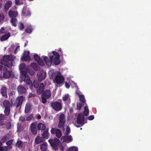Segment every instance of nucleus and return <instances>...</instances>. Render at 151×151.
Returning <instances> with one entry per match:
<instances>
[{"label": "nucleus", "mask_w": 151, "mask_h": 151, "mask_svg": "<svg viewBox=\"0 0 151 151\" xmlns=\"http://www.w3.org/2000/svg\"><path fill=\"white\" fill-rule=\"evenodd\" d=\"M15 58L14 56L12 55H4L0 60V62L1 64L4 65L9 68L12 67V62L10 64L9 62L12 61Z\"/></svg>", "instance_id": "nucleus-1"}, {"label": "nucleus", "mask_w": 151, "mask_h": 151, "mask_svg": "<svg viewBox=\"0 0 151 151\" xmlns=\"http://www.w3.org/2000/svg\"><path fill=\"white\" fill-rule=\"evenodd\" d=\"M43 60L45 62L46 64L48 66H50L52 62L55 65H58L60 63V60L59 58H54L53 56H50V59L47 56H44Z\"/></svg>", "instance_id": "nucleus-2"}, {"label": "nucleus", "mask_w": 151, "mask_h": 151, "mask_svg": "<svg viewBox=\"0 0 151 151\" xmlns=\"http://www.w3.org/2000/svg\"><path fill=\"white\" fill-rule=\"evenodd\" d=\"M51 146L55 150H57L58 149V145L60 143V140L57 138H55L53 139H50L48 140Z\"/></svg>", "instance_id": "nucleus-3"}, {"label": "nucleus", "mask_w": 151, "mask_h": 151, "mask_svg": "<svg viewBox=\"0 0 151 151\" xmlns=\"http://www.w3.org/2000/svg\"><path fill=\"white\" fill-rule=\"evenodd\" d=\"M6 66H4L2 70V77L4 78H8L12 76L13 72L11 70H8Z\"/></svg>", "instance_id": "nucleus-4"}, {"label": "nucleus", "mask_w": 151, "mask_h": 151, "mask_svg": "<svg viewBox=\"0 0 151 151\" xmlns=\"http://www.w3.org/2000/svg\"><path fill=\"white\" fill-rule=\"evenodd\" d=\"M77 123L78 124L81 125V126H76L77 127H79L82 126L84 124H82L85 120V117L84 114L82 113L78 114L77 118Z\"/></svg>", "instance_id": "nucleus-5"}, {"label": "nucleus", "mask_w": 151, "mask_h": 151, "mask_svg": "<svg viewBox=\"0 0 151 151\" xmlns=\"http://www.w3.org/2000/svg\"><path fill=\"white\" fill-rule=\"evenodd\" d=\"M65 117L63 114H60L59 118V122L58 124V127L59 128L64 127L65 123Z\"/></svg>", "instance_id": "nucleus-6"}, {"label": "nucleus", "mask_w": 151, "mask_h": 151, "mask_svg": "<svg viewBox=\"0 0 151 151\" xmlns=\"http://www.w3.org/2000/svg\"><path fill=\"white\" fill-rule=\"evenodd\" d=\"M51 106L56 111H59L62 109L61 103L57 101L51 103Z\"/></svg>", "instance_id": "nucleus-7"}, {"label": "nucleus", "mask_w": 151, "mask_h": 151, "mask_svg": "<svg viewBox=\"0 0 151 151\" xmlns=\"http://www.w3.org/2000/svg\"><path fill=\"white\" fill-rule=\"evenodd\" d=\"M25 97L23 96H18L17 98L14 105L16 108H18L22 104Z\"/></svg>", "instance_id": "nucleus-8"}, {"label": "nucleus", "mask_w": 151, "mask_h": 151, "mask_svg": "<svg viewBox=\"0 0 151 151\" xmlns=\"http://www.w3.org/2000/svg\"><path fill=\"white\" fill-rule=\"evenodd\" d=\"M52 134H55L56 136L58 138H60L62 136L61 131L59 129L56 128H52L50 130Z\"/></svg>", "instance_id": "nucleus-9"}, {"label": "nucleus", "mask_w": 151, "mask_h": 151, "mask_svg": "<svg viewBox=\"0 0 151 151\" xmlns=\"http://www.w3.org/2000/svg\"><path fill=\"white\" fill-rule=\"evenodd\" d=\"M46 75V73L43 70H41L39 71L38 76V80L41 82L45 79Z\"/></svg>", "instance_id": "nucleus-10"}, {"label": "nucleus", "mask_w": 151, "mask_h": 151, "mask_svg": "<svg viewBox=\"0 0 151 151\" xmlns=\"http://www.w3.org/2000/svg\"><path fill=\"white\" fill-rule=\"evenodd\" d=\"M64 78L63 77L60 75L58 74L56 76L55 78V81L58 84H59L62 83L64 81Z\"/></svg>", "instance_id": "nucleus-11"}, {"label": "nucleus", "mask_w": 151, "mask_h": 151, "mask_svg": "<svg viewBox=\"0 0 151 151\" xmlns=\"http://www.w3.org/2000/svg\"><path fill=\"white\" fill-rule=\"evenodd\" d=\"M30 52L29 51H24L22 59L24 61H27L30 60V58L29 55Z\"/></svg>", "instance_id": "nucleus-12"}, {"label": "nucleus", "mask_w": 151, "mask_h": 151, "mask_svg": "<svg viewBox=\"0 0 151 151\" xmlns=\"http://www.w3.org/2000/svg\"><path fill=\"white\" fill-rule=\"evenodd\" d=\"M17 91L19 95H23L26 92L25 88L22 85H19L17 88Z\"/></svg>", "instance_id": "nucleus-13"}, {"label": "nucleus", "mask_w": 151, "mask_h": 151, "mask_svg": "<svg viewBox=\"0 0 151 151\" xmlns=\"http://www.w3.org/2000/svg\"><path fill=\"white\" fill-rule=\"evenodd\" d=\"M61 140L63 141V142H65L67 143H68L71 142L73 140V138L71 135L65 136H62L61 138Z\"/></svg>", "instance_id": "nucleus-14"}, {"label": "nucleus", "mask_w": 151, "mask_h": 151, "mask_svg": "<svg viewBox=\"0 0 151 151\" xmlns=\"http://www.w3.org/2000/svg\"><path fill=\"white\" fill-rule=\"evenodd\" d=\"M37 124L36 123L33 122L31 124L30 126L31 132L34 135L37 134Z\"/></svg>", "instance_id": "nucleus-15"}, {"label": "nucleus", "mask_w": 151, "mask_h": 151, "mask_svg": "<svg viewBox=\"0 0 151 151\" xmlns=\"http://www.w3.org/2000/svg\"><path fill=\"white\" fill-rule=\"evenodd\" d=\"M22 15L24 17L30 16L31 12L28 9L24 7L22 11Z\"/></svg>", "instance_id": "nucleus-16"}, {"label": "nucleus", "mask_w": 151, "mask_h": 151, "mask_svg": "<svg viewBox=\"0 0 151 151\" xmlns=\"http://www.w3.org/2000/svg\"><path fill=\"white\" fill-rule=\"evenodd\" d=\"M45 89L43 83H40L39 86L38 88L37 91V93L38 95H40L44 92Z\"/></svg>", "instance_id": "nucleus-17"}, {"label": "nucleus", "mask_w": 151, "mask_h": 151, "mask_svg": "<svg viewBox=\"0 0 151 151\" xmlns=\"http://www.w3.org/2000/svg\"><path fill=\"white\" fill-rule=\"evenodd\" d=\"M35 60L37 62L38 64L42 66H44L45 64L42 60L37 54H36L34 56Z\"/></svg>", "instance_id": "nucleus-18"}, {"label": "nucleus", "mask_w": 151, "mask_h": 151, "mask_svg": "<svg viewBox=\"0 0 151 151\" xmlns=\"http://www.w3.org/2000/svg\"><path fill=\"white\" fill-rule=\"evenodd\" d=\"M8 15L9 17L12 18H15L18 16V13L17 11H13L11 10L9 12Z\"/></svg>", "instance_id": "nucleus-19"}, {"label": "nucleus", "mask_w": 151, "mask_h": 151, "mask_svg": "<svg viewBox=\"0 0 151 151\" xmlns=\"http://www.w3.org/2000/svg\"><path fill=\"white\" fill-rule=\"evenodd\" d=\"M49 129L47 128L45 130L43 131L42 134V137L45 140V139H47L49 137V133L48 132Z\"/></svg>", "instance_id": "nucleus-20"}, {"label": "nucleus", "mask_w": 151, "mask_h": 151, "mask_svg": "<svg viewBox=\"0 0 151 151\" xmlns=\"http://www.w3.org/2000/svg\"><path fill=\"white\" fill-rule=\"evenodd\" d=\"M7 88L5 86H2L1 89V93L3 96L5 98H7Z\"/></svg>", "instance_id": "nucleus-21"}, {"label": "nucleus", "mask_w": 151, "mask_h": 151, "mask_svg": "<svg viewBox=\"0 0 151 151\" xmlns=\"http://www.w3.org/2000/svg\"><path fill=\"white\" fill-rule=\"evenodd\" d=\"M42 95L46 97L47 99H49L51 96V92L48 89L44 91Z\"/></svg>", "instance_id": "nucleus-22"}, {"label": "nucleus", "mask_w": 151, "mask_h": 151, "mask_svg": "<svg viewBox=\"0 0 151 151\" xmlns=\"http://www.w3.org/2000/svg\"><path fill=\"white\" fill-rule=\"evenodd\" d=\"M45 139L42 137H40L39 136H37L35 139V143L37 144H39L41 143L44 141Z\"/></svg>", "instance_id": "nucleus-23"}, {"label": "nucleus", "mask_w": 151, "mask_h": 151, "mask_svg": "<svg viewBox=\"0 0 151 151\" xmlns=\"http://www.w3.org/2000/svg\"><path fill=\"white\" fill-rule=\"evenodd\" d=\"M31 108V103L28 102L27 103L25 108L24 112L25 113H28L30 110Z\"/></svg>", "instance_id": "nucleus-24"}, {"label": "nucleus", "mask_w": 151, "mask_h": 151, "mask_svg": "<svg viewBox=\"0 0 151 151\" xmlns=\"http://www.w3.org/2000/svg\"><path fill=\"white\" fill-rule=\"evenodd\" d=\"M45 125L42 123H39L37 125V129L38 130L44 131L46 129Z\"/></svg>", "instance_id": "nucleus-25"}, {"label": "nucleus", "mask_w": 151, "mask_h": 151, "mask_svg": "<svg viewBox=\"0 0 151 151\" xmlns=\"http://www.w3.org/2000/svg\"><path fill=\"white\" fill-rule=\"evenodd\" d=\"M10 137V135L9 134H6L1 138V141L2 143H4L7 140H9Z\"/></svg>", "instance_id": "nucleus-26"}, {"label": "nucleus", "mask_w": 151, "mask_h": 151, "mask_svg": "<svg viewBox=\"0 0 151 151\" xmlns=\"http://www.w3.org/2000/svg\"><path fill=\"white\" fill-rule=\"evenodd\" d=\"M21 77L22 78H23L22 79L25 80L26 78L28 77L27 74V71L24 70H22L21 71Z\"/></svg>", "instance_id": "nucleus-27"}, {"label": "nucleus", "mask_w": 151, "mask_h": 151, "mask_svg": "<svg viewBox=\"0 0 151 151\" xmlns=\"http://www.w3.org/2000/svg\"><path fill=\"white\" fill-rule=\"evenodd\" d=\"M12 2L11 1H7L5 3L4 6V10L5 11H8L9 8L11 7Z\"/></svg>", "instance_id": "nucleus-28"}, {"label": "nucleus", "mask_w": 151, "mask_h": 151, "mask_svg": "<svg viewBox=\"0 0 151 151\" xmlns=\"http://www.w3.org/2000/svg\"><path fill=\"white\" fill-rule=\"evenodd\" d=\"M10 36V33L8 32L6 34L2 36L0 38L1 41H4L7 40Z\"/></svg>", "instance_id": "nucleus-29"}, {"label": "nucleus", "mask_w": 151, "mask_h": 151, "mask_svg": "<svg viewBox=\"0 0 151 151\" xmlns=\"http://www.w3.org/2000/svg\"><path fill=\"white\" fill-rule=\"evenodd\" d=\"M3 104L5 108H10V104L9 101L7 100L4 101Z\"/></svg>", "instance_id": "nucleus-30"}, {"label": "nucleus", "mask_w": 151, "mask_h": 151, "mask_svg": "<svg viewBox=\"0 0 151 151\" xmlns=\"http://www.w3.org/2000/svg\"><path fill=\"white\" fill-rule=\"evenodd\" d=\"M12 146H5L4 147H0V151H7L11 149Z\"/></svg>", "instance_id": "nucleus-31"}, {"label": "nucleus", "mask_w": 151, "mask_h": 151, "mask_svg": "<svg viewBox=\"0 0 151 151\" xmlns=\"http://www.w3.org/2000/svg\"><path fill=\"white\" fill-rule=\"evenodd\" d=\"M23 145V142L20 140H18L15 145V146L19 148L22 147Z\"/></svg>", "instance_id": "nucleus-32"}, {"label": "nucleus", "mask_w": 151, "mask_h": 151, "mask_svg": "<svg viewBox=\"0 0 151 151\" xmlns=\"http://www.w3.org/2000/svg\"><path fill=\"white\" fill-rule=\"evenodd\" d=\"M47 143L46 142H43L40 145L41 149L42 151H46L47 149Z\"/></svg>", "instance_id": "nucleus-33"}, {"label": "nucleus", "mask_w": 151, "mask_h": 151, "mask_svg": "<svg viewBox=\"0 0 151 151\" xmlns=\"http://www.w3.org/2000/svg\"><path fill=\"white\" fill-rule=\"evenodd\" d=\"M63 132L66 135L70 133V129L69 127L67 126L66 128V130L65 131V129L64 127L63 128Z\"/></svg>", "instance_id": "nucleus-34"}, {"label": "nucleus", "mask_w": 151, "mask_h": 151, "mask_svg": "<svg viewBox=\"0 0 151 151\" xmlns=\"http://www.w3.org/2000/svg\"><path fill=\"white\" fill-rule=\"evenodd\" d=\"M84 116H87L89 114V110L87 106H85L84 108V111H83Z\"/></svg>", "instance_id": "nucleus-35"}, {"label": "nucleus", "mask_w": 151, "mask_h": 151, "mask_svg": "<svg viewBox=\"0 0 151 151\" xmlns=\"http://www.w3.org/2000/svg\"><path fill=\"white\" fill-rule=\"evenodd\" d=\"M17 22V19L16 18H12L10 20V22L12 25L14 27L17 26L16 23Z\"/></svg>", "instance_id": "nucleus-36"}, {"label": "nucleus", "mask_w": 151, "mask_h": 151, "mask_svg": "<svg viewBox=\"0 0 151 151\" xmlns=\"http://www.w3.org/2000/svg\"><path fill=\"white\" fill-rule=\"evenodd\" d=\"M79 100L82 103L84 104L86 102V100L84 96L83 95H79Z\"/></svg>", "instance_id": "nucleus-37"}, {"label": "nucleus", "mask_w": 151, "mask_h": 151, "mask_svg": "<svg viewBox=\"0 0 151 151\" xmlns=\"http://www.w3.org/2000/svg\"><path fill=\"white\" fill-rule=\"evenodd\" d=\"M30 65L34 70L37 71L38 70V65L36 63H32Z\"/></svg>", "instance_id": "nucleus-38"}, {"label": "nucleus", "mask_w": 151, "mask_h": 151, "mask_svg": "<svg viewBox=\"0 0 151 151\" xmlns=\"http://www.w3.org/2000/svg\"><path fill=\"white\" fill-rule=\"evenodd\" d=\"M78 148L77 147L74 146L69 147L66 151H78Z\"/></svg>", "instance_id": "nucleus-39"}, {"label": "nucleus", "mask_w": 151, "mask_h": 151, "mask_svg": "<svg viewBox=\"0 0 151 151\" xmlns=\"http://www.w3.org/2000/svg\"><path fill=\"white\" fill-rule=\"evenodd\" d=\"M10 108H5L4 110V113L5 115L7 116L9 115L10 112Z\"/></svg>", "instance_id": "nucleus-40"}, {"label": "nucleus", "mask_w": 151, "mask_h": 151, "mask_svg": "<svg viewBox=\"0 0 151 151\" xmlns=\"http://www.w3.org/2000/svg\"><path fill=\"white\" fill-rule=\"evenodd\" d=\"M24 81H25L26 83H27V84L29 85H32V81L31 80L30 78H28V77H27L25 80H24Z\"/></svg>", "instance_id": "nucleus-41"}, {"label": "nucleus", "mask_w": 151, "mask_h": 151, "mask_svg": "<svg viewBox=\"0 0 151 151\" xmlns=\"http://www.w3.org/2000/svg\"><path fill=\"white\" fill-rule=\"evenodd\" d=\"M52 54L53 55V56L54 57V58H60L58 52L55 51H53L52 52Z\"/></svg>", "instance_id": "nucleus-42"}, {"label": "nucleus", "mask_w": 151, "mask_h": 151, "mask_svg": "<svg viewBox=\"0 0 151 151\" xmlns=\"http://www.w3.org/2000/svg\"><path fill=\"white\" fill-rule=\"evenodd\" d=\"M83 103H79L77 104V109L80 110L83 106Z\"/></svg>", "instance_id": "nucleus-43"}, {"label": "nucleus", "mask_w": 151, "mask_h": 151, "mask_svg": "<svg viewBox=\"0 0 151 151\" xmlns=\"http://www.w3.org/2000/svg\"><path fill=\"white\" fill-rule=\"evenodd\" d=\"M41 101L42 103L44 104H45L46 103L47 101V99L46 97L44 96H42V95H41Z\"/></svg>", "instance_id": "nucleus-44"}, {"label": "nucleus", "mask_w": 151, "mask_h": 151, "mask_svg": "<svg viewBox=\"0 0 151 151\" xmlns=\"http://www.w3.org/2000/svg\"><path fill=\"white\" fill-rule=\"evenodd\" d=\"M32 31V28L30 26L27 27L26 29V32L27 33H31Z\"/></svg>", "instance_id": "nucleus-45"}, {"label": "nucleus", "mask_w": 151, "mask_h": 151, "mask_svg": "<svg viewBox=\"0 0 151 151\" xmlns=\"http://www.w3.org/2000/svg\"><path fill=\"white\" fill-rule=\"evenodd\" d=\"M14 141V139H10L8 141H7L6 142V144L7 145L9 146H11V145L12 144Z\"/></svg>", "instance_id": "nucleus-46"}, {"label": "nucleus", "mask_w": 151, "mask_h": 151, "mask_svg": "<svg viewBox=\"0 0 151 151\" xmlns=\"http://www.w3.org/2000/svg\"><path fill=\"white\" fill-rule=\"evenodd\" d=\"M24 28V24L22 22L19 23V29L20 30H22Z\"/></svg>", "instance_id": "nucleus-47"}, {"label": "nucleus", "mask_w": 151, "mask_h": 151, "mask_svg": "<svg viewBox=\"0 0 151 151\" xmlns=\"http://www.w3.org/2000/svg\"><path fill=\"white\" fill-rule=\"evenodd\" d=\"M33 118V114H31L29 116H27L26 118V120L27 121H29L31 120Z\"/></svg>", "instance_id": "nucleus-48"}, {"label": "nucleus", "mask_w": 151, "mask_h": 151, "mask_svg": "<svg viewBox=\"0 0 151 151\" xmlns=\"http://www.w3.org/2000/svg\"><path fill=\"white\" fill-rule=\"evenodd\" d=\"M19 120L20 121L22 122H24L26 120V118L22 116H21L20 117Z\"/></svg>", "instance_id": "nucleus-49"}, {"label": "nucleus", "mask_w": 151, "mask_h": 151, "mask_svg": "<svg viewBox=\"0 0 151 151\" xmlns=\"http://www.w3.org/2000/svg\"><path fill=\"white\" fill-rule=\"evenodd\" d=\"M25 65L24 63L21 64L19 65V68L20 69H23L25 68Z\"/></svg>", "instance_id": "nucleus-50"}, {"label": "nucleus", "mask_w": 151, "mask_h": 151, "mask_svg": "<svg viewBox=\"0 0 151 151\" xmlns=\"http://www.w3.org/2000/svg\"><path fill=\"white\" fill-rule=\"evenodd\" d=\"M69 95L68 94L66 95L63 98V101H66L68 98Z\"/></svg>", "instance_id": "nucleus-51"}, {"label": "nucleus", "mask_w": 151, "mask_h": 151, "mask_svg": "<svg viewBox=\"0 0 151 151\" xmlns=\"http://www.w3.org/2000/svg\"><path fill=\"white\" fill-rule=\"evenodd\" d=\"M15 93L14 91H12L10 92L9 94V96H14L15 95Z\"/></svg>", "instance_id": "nucleus-52"}, {"label": "nucleus", "mask_w": 151, "mask_h": 151, "mask_svg": "<svg viewBox=\"0 0 151 151\" xmlns=\"http://www.w3.org/2000/svg\"><path fill=\"white\" fill-rule=\"evenodd\" d=\"M5 29L4 27H2L0 29V34H2L4 32Z\"/></svg>", "instance_id": "nucleus-53"}, {"label": "nucleus", "mask_w": 151, "mask_h": 151, "mask_svg": "<svg viewBox=\"0 0 151 151\" xmlns=\"http://www.w3.org/2000/svg\"><path fill=\"white\" fill-rule=\"evenodd\" d=\"M4 15L2 14H0V22L4 19Z\"/></svg>", "instance_id": "nucleus-54"}, {"label": "nucleus", "mask_w": 151, "mask_h": 151, "mask_svg": "<svg viewBox=\"0 0 151 151\" xmlns=\"http://www.w3.org/2000/svg\"><path fill=\"white\" fill-rule=\"evenodd\" d=\"M33 84L34 87L36 88H38L40 86V84L37 83H34Z\"/></svg>", "instance_id": "nucleus-55"}, {"label": "nucleus", "mask_w": 151, "mask_h": 151, "mask_svg": "<svg viewBox=\"0 0 151 151\" xmlns=\"http://www.w3.org/2000/svg\"><path fill=\"white\" fill-rule=\"evenodd\" d=\"M94 118L93 115H90L88 117V119L89 120H92Z\"/></svg>", "instance_id": "nucleus-56"}, {"label": "nucleus", "mask_w": 151, "mask_h": 151, "mask_svg": "<svg viewBox=\"0 0 151 151\" xmlns=\"http://www.w3.org/2000/svg\"><path fill=\"white\" fill-rule=\"evenodd\" d=\"M4 115L0 114V121L4 119Z\"/></svg>", "instance_id": "nucleus-57"}, {"label": "nucleus", "mask_w": 151, "mask_h": 151, "mask_svg": "<svg viewBox=\"0 0 151 151\" xmlns=\"http://www.w3.org/2000/svg\"><path fill=\"white\" fill-rule=\"evenodd\" d=\"M29 72L30 75L31 76H33L35 74L34 72L32 70H29Z\"/></svg>", "instance_id": "nucleus-58"}, {"label": "nucleus", "mask_w": 151, "mask_h": 151, "mask_svg": "<svg viewBox=\"0 0 151 151\" xmlns=\"http://www.w3.org/2000/svg\"><path fill=\"white\" fill-rule=\"evenodd\" d=\"M35 95L32 93H30L28 95V97L29 98L35 96Z\"/></svg>", "instance_id": "nucleus-59"}, {"label": "nucleus", "mask_w": 151, "mask_h": 151, "mask_svg": "<svg viewBox=\"0 0 151 151\" xmlns=\"http://www.w3.org/2000/svg\"><path fill=\"white\" fill-rule=\"evenodd\" d=\"M65 87L67 88H69L70 86L68 83L67 82H66L65 83Z\"/></svg>", "instance_id": "nucleus-60"}, {"label": "nucleus", "mask_w": 151, "mask_h": 151, "mask_svg": "<svg viewBox=\"0 0 151 151\" xmlns=\"http://www.w3.org/2000/svg\"><path fill=\"white\" fill-rule=\"evenodd\" d=\"M15 4L16 5H20V3L19 0H15Z\"/></svg>", "instance_id": "nucleus-61"}, {"label": "nucleus", "mask_w": 151, "mask_h": 151, "mask_svg": "<svg viewBox=\"0 0 151 151\" xmlns=\"http://www.w3.org/2000/svg\"><path fill=\"white\" fill-rule=\"evenodd\" d=\"M19 46H18L17 47H16V49H15V50L14 51V53L15 54H16L17 52V49H19Z\"/></svg>", "instance_id": "nucleus-62"}, {"label": "nucleus", "mask_w": 151, "mask_h": 151, "mask_svg": "<svg viewBox=\"0 0 151 151\" xmlns=\"http://www.w3.org/2000/svg\"><path fill=\"white\" fill-rule=\"evenodd\" d=\"M60 149L62 151H63L64 150V147L62 145L60 147Z\"/></svg>", "instance_id": "nucleus-63"}, {"label": "nucleus", "mask_w": 151, "mask_h": 151, "mask_svg": "<svg viewBox=\"0 0 151 151\" xmlns=\"http://www.w3.org/2000/svg\"><path fill=\"white\" fill-rule=\"evenodd\" d=\"M4 66H3V65H0V71L2 70H3V69L4 68Z\"/></svg>", "instance_id": "nucleus-64"}]
</instances>
